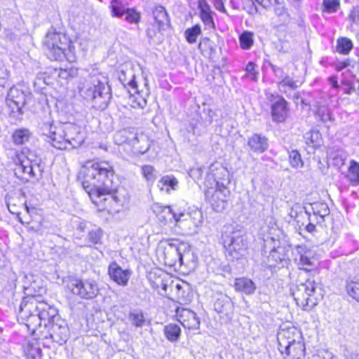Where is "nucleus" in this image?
Wrapping results in <instances>:
<instances>
[{"instance_id": "obj_1", "label": "nucleus", "mask_w": 359, "mask_h": 359, "mask_svg": "<svg viewBox=\"0 0 359 359\" xmlns=\"http://www.w3.org/2000/svg\"><path fill=\"white\" fill-rule=\"evenodd\" d=\"M114 172L107 163H96L86 170L83 189L93 202L111 212H118L128 201L126 190L114 182Z\"/></svg>"}, {"instance_id": "obj_2", "label": "nucleus", "mask_w": 359, "mask_h": 359, "mask_svg": "<svg viewBox=\"0 0 359 359\" xmlns=\"http://www.w3.org/2000/svg\"><path fill=\"white\" fill-rule=\"evenodd\" d=\"M212 177L216 181V189H208L205 194L206 201L210 204L213 210L217 212L223 211L227 205V197L229 191L226 187L225 182L228 183L227 170L219 165L212 164L209 168Z\"/></svg>"}, {"instance_id": "obj_3", "label": "nucleus", "mask_w": 359, "mask_h": 359, "mask_svg": "<svg viewBox=\"0 0 359 359\" xmlns=\"http://www.w3.org/2000/svg\"><path fill=\"white\" fill-rule=\"evenodd\" d=\"M101 81L97 76L86 79L80 87V95L91 101L93 107L100 110L104 109L111 100V88L105 79Z\"/></svg>"}, {"instance_id": "obj_4", "label": "nucleus", "mask_w": 359, "mask_h": 359, "mask_svg": "<svg viewBox=\"0 0 359 359\" xmlns=\"http://www.w3.org/2000/svg\"><path fill=\"white\" fill-rule=\"evenodd\" d=\"M43 43L46 48L47 57L50 60H63L64 59L69 62L75 60V55L71 53L70 41L65 34L56 32L55 29L49 30Z\"/></svg>"}, {"instance_id": "obj_5", "label": "nucleus", "mask_w": 359, "mask_h": 359, "mask_svg": "<svg viewBox=\"0 0 359 359\" xmlns=\"http://www.w3.org/2000/svg\"><path fill=\"white\" fill-rule=\"evenodd\" d=\"M290 247L271 236L264 238L262 245V254L267 257L271 267L288 259Z\"/></svg>"}, {"instance_id": "obj_6", "label": "nucleus", "mask_w": 359, "mask_h": 359, "mask_svg": "<svg viewBox=\"0 0 359 359\" xmlns=\"http://www.w3.org/2000/svg\"><path fill=\"white\" fill-rule=\"evenodd\" d=\"M36 315H32L28 319L27 326L32 330L34 334L37 326L41 327L42 323L46 327V324H52L55 321L56 317H60L57 313V310L46 302H41L36 306Z\"/></svg>"}, {"instance_id": "obj_7", "label": "nucleus", "mask_w": 359, "mask_h": 359, "mask_svg": "<svg viewBox=\"0 0 359 359\" xmlns=\"http://www.w3.org/2000/svg\"><path fill=\"white\" fill-rule=\"evenodd\" d=\"M222 239L227 252V256L230 259H238L245 255L247 243L241 231H233L231 233L225 232L222 236Z\"/></svg>"}, {"instance_id": "obj_8", "label": "nucleus", "mask_w": 359, "mask_h": 359, "mask_svg": "<svg viewBox=\"0 0 359 359\" xmlns=\"http://www.w3.org/2000/svg\"><path fill=\"white\" fill-rule=\"evenodd\" d=\"M67 287L73 294L85 299H93L99 293L98 285L93 280L72 279Z\"/></svg>"}, {"instance_id": "obj_9", "label": "nucleus", "mask_w": 359, "mask_h": 359, "mask_svg": "<svg viewBox=\"0 0 359 359\" xmlns=\"http://www.w3.org/2000/svg\"><path fill=\"white\" fill-rule=\"evenodd\" d=\"M316 284L314 280L307 279L305 283H300L292 290V296L298 306L303 307L304 310L311 309L315 303L310 297L315 292Z\"/></svg>"}, {"instance_id": "obj_10", "label": "nucleus", "mask_w": 359, "mask_h": 359, "mask_svg": "<svg viewBox=\"0 0 359 359\" xmlns=\"http://www.w3.org/2000/svg\"><path fill=\"white\" fill-rule=\"evenodd\" d=\"M6 104L11 109L10 116L15 120L22 119L23 107L26 104L27 95L15 86L11 87L6 97Z\"/></svg>"}, {"instance_id": "obj_11", "label": "nucleus", "mask_w": 359, "mask_h": 359, "mask_svg": "<svg viewBox=\"0 0 359 359\" xmlns=\"http://www.w3.org/2000/svg\"><path fill=\"white\" fill-rule=\"evenodd\" d=\"M50 338L53 341L62 345L69 337V330L66 321L60 317H56L55 321L52 324H46Z\"/></svg>"}, {"instance_id": "obj_12", "label": "nucleus", "mask_w": 359, "mask_h": 359, "mask_svg": "<svg viewBox=\"0 0 359 359\" xmlns=\"http://www.w3.org/2000/svg\"><path fill=\"white\" fill-rule=\"evenodd\" d=\"M268 99L271 102L274 101L271 107L273 121L277 123L285 121L290 110L288 103L285 99L283 96L273 94H271Z\"/></svg>"}, {"instance_id": "obj_13", "label": "nucleus", "mask_w": 359, "mask_h": 359, "mask_svg": "<svg viewBox=\"0 0 359 359\" xmlns=\"http://www.w3.org/2000/svg\"><path fill=\"white\" fill-rule=\"evenodd\" d=\"M61 130L66 137L65 140L69 148H78L84 142V133L80 126L74 123H67L62 126Z\"/></svg>"}, {"instance_id": "obj_14", "label": "nucleus", "mask_w": 359, "mask_h": 359, "mask_svg": "<svg viewBox=\"0 0 359 359\" xmlns=\"http://www.w3.org/2000/svg\"><path fill=\"white\" fill-rule=\"evenodd\" d=\"M152 210L159 221L163 223L172 222L174 220L178 226L180 217H184V212L172 208L170 206H164L159 203L154 204Z\"/></svg>"}, {"instance_id": "obj_15", "label": "nucleus", "mask_w": 359, "mask_h": 359, "mask_svg": "<svg viewBox=\"0 0 359 359\" xmlns=\"http://www.w3.org/2000/svg\"><path fill=\"white\" fill-rule=\"evenodd\" d=\"M294 261L300 269L309 271L310 267L314 266L313 252L305 245H297L294 248Z\"/></svg>"}, {"instance_id": "obj_16", "label": "nucleus", "mask_w": 359, "mask_h": 359, "mask_svg": "<svg viewBox=\"0 0 359 359\" xmlns=\"http://www.w3.org/2000/svg\"><path fill=\"white\" fill-rule=\"evenodd\" d=\"M131 274L132 271L130 269H123L116 262H111L108 266L110 279L118 285H128Z\"/></svg>"}, {"instance_id": "obj_17", "label": "nucleus", "mask_w": 359, "mask_h": 359, "mask_svg": "<svg viewBox=\"0 0 359 359\" xmlns=\"http://www.w3.org/2000/svg\"><path fill=\"white\" fill-rule=\"evenodd\" d=\"M178 321L189 330H197L200 327V320L196 313L187 309H177Z\"/></svg>"}, {"instance_id": "obj_18", "label": "nucleus", "mask_w": 359, "mask_h": 359, "mask_svg": "<svg viewBox=\"0 0 359 359\" xmlns=\"http://www.w3.org/2000/svg\"><path fill=\"white\" fill-rule=\"evenodd\" d=\"M278 350L285 359H304L305 358V346L302 340L289 344L285 347H280Z\"/></svg>"}, {"instance_id": "obj_19", "label": "nucleus", "mask_w": 359, "mask_h": 359, "mask_svg": "<svg viewBox=\"0 0 359 359\" xmlns=\"http://www.w3.org/2000/svg\"><path fill=\"white\" fill-rule=\"evenodd\" d=\"M278 348L285 347L289 344H292L301 340V336L294 327H281L277 334Z\"/></svg>"}, {"instance_id": "obj_20", "label": "nucleus", "mask_w": 359, "mask_h": 359, "mask_svg": "<svg viewBox=\"0 0 359 359\" xmlns=\"http://www.w3.org/2000/svg\"><path fill=\"white\" fill-rule=\"evenodd\" d=\"M248 147L255 154H262L269 148V140L264 135L255 133L248 137Z\"/></svg>"}, {"instance_id": "obj_21", "label": "nucleus", "mask_w": 359, "mask_h": 359, "mask_svg": "<svg viewBox=\"0 0 359 359\" xmlns=\"http://www.w3.org/2000/svg\"><path fill=\"white\" fill-rule=\"evenodd\" d=\"M112 12L116 17H122L130 23H136L140 20V15L134 9L125 8L118 3L112 4Z\"/></svg>"}, {"instance_id": "obj_22", "label": "nucleus", "mask_w": 359, "mask_h": 359, "mask_svg": "<svg viewBox=\"0 0 359 359\" xmlns=\"http://www.w3.org/2000/svg\"><path fill=\"white\" fill-rule=\"evenodd\" d=\"M189 222H192V225L189 226V230L190 231H196V228L201 226L203 222L202 213L198 210L194 211L191 213H184V217H180L178 226L180 228H185L187 223Z\"/></svg>"}, {"instance_id": "obj_23", "label": "nucleus", "mask_w": 359, "mask_h": 359, "mask_svg": "<svg viewBox=\"0 0 359 359\" xmlns=\"http://www.w3.org/2000/svg\"><path fill=\"white\" fill-rule=\"evenodd\" d=\"M153 17L158 31L165 30L170 26L168 15L164 7L156 6L152 11Z\"/></svg>"}, {"instance_id": "obj_24", "label": "nucleus", "mask_w": 359, "mask_h": 359, "mask_svg": "<svg viewBox=\"0 0 359 359\" xmlns=\"http://www.w3.org/2000/svg\"><path fill=\"white\" fill-rule=\"evenodd\" d=\"M130 145L133 147L135 152L143 154L148 151L150 143L148 137L141 133H135L133 135Z\"/></svg>"}, {"instance_id": "obj_25", "label": "nucleus", "mask_w": 359, "mask_h": 359, "mask_svg": "<svg viewBox=\"0 0 359 359\" xmlns=\"http://www.w3.org/2000/svg\"><path fill=\"white\" fill-rule=\"evenodd\" d=\"M27 359H55V353L48 351L43 353L37 343H30L25 349Z\"/></svg>"}, {"instance_id": "obj_26", "label": "nucleus", "mask_w": 359, "mask_h": 359, "mask_svg": "<svg viewBox=\"0 0 359 359\" xmlns=\"http://www.w3.org/2000/svg\"><path fill=\"white\" fill-rule=\"evenodd\" d=\"M233 287L236 291L246 295L254 294L257 289L256 284L250 278L245 277L236 278Z\"/></svg>"}, {"instance_id": "obj_27", "label": "nucleus", "mask_w": 359, "mask_h": 359, "mask_svg": "<svg viewBox=\"0 0 359 359\" xmlns=\"http://www.w3.org/2000/svg\"><path fill=\"white\" fill-rule=\"evenodd\" d=\"M198 8L201 19L204 25L209 28H215V25L212 17L213 12L211 11L208 4L205 1H200L198 2Z\"/></svg>"}, {"instance_id": "obj_28", "label": "nucleus", "mask_w": 359, "mask_h": 359, "mask_svg": "<svg viewBox=\"0 0 359 359\" xmlns=\"http://www.w3.org/2000/svg\"><path fill=\"white\" fill-rule=\"evenodd\" d=\"M299 87L298 81H295L292 77L289 75L285 77L283 80L277 82V88L278 90L285 94L287 97Z\"/></svg>"}, {"instance_id": "obj_29", "label": "nucleus", "mask_w": 359, "mask_h": 359, "mask_svg": "<svg viewBox=\"0 0 359 359\" xmlns=\"http://www.w3.org/2000/svg\"><path fill=\"white\" fill-rule=\"evenodd\" d=\"M214 309L219 313H227L232 308L231 299L226 294L219 293L214 302Z\"/></svg>"}, {"instance_id": "obj_30", "label": "nucleus", "mask_w": 359, "mask_h": 359, "mask_svg": "<svg viewBox=\"0 0 359 359\" xmlns=\"http://www.w3.org/2000/svg\"><path fill=\"white\" fill-rule=\"evenodd\" d=\"M62 126L60 128H57L54 135L50 138L49 143L52 144L53 147L57 148L58 149H69L68 143L67 142L66 137H65L64 133H62L61 129Z\"/></svg>"}, {"instance_id": "obj_31", "label": "nucleus", "mask_w": 359, "mask_h": 359, "mask_svg": "<svg viewBox=\"0 0 359 359\" xmlns=\"http://www.w3.org/2000/svg\"><path fill=\"white\" fill-rule=\"evenodd\" d=\"M128 320L135 327H142L146 323L145 314L140 309H133L128 314Z\"/></svg>"}, {"instance_id": "obj_32", "label": "nucleus", "mask_w": 359, "mask_h": 359, "mask_svg": "<svg viewBox=\"0 0 359 359\" xmlns=\"http://www.w3.org/2000/svg\"><path fill=\"white\" fill-rule=\"evenodd\" d=\"M158 187L161 191H164L167 193H170V189L176 190L178 187V181L172 175L163 176L158 182Z\"/></svg>"}, {"instance_id": "obj_33", "label": "nucleus", "mask_w": 359, "mask_h": 359, "mask_svg": "<svg viewBox=\"0 0 359 359\" xmlns=\"http://www.w3.org/2000/svg\"><path fill=\"white\" fill-rule=\"evenodd\" d=\"M163 332L168 341L175 342L177 341L180 337L181 328L177 324L170 323L164 327Z\"/></svg>"}, {"instance_id": "obj_34", "label": "nucleus", "mask_w": 359, "mask_h": 359, "mask_svg": "<svg viewBox=\"0 0 359 359\" xmlns=\"http://www.w3.org/2000/svg\"><path fill=\"white\" fill-rule=\"evenodd\" d=\"M32 133L27 128H20L14 131L12 138L13 142L16 144H23L27 142L30 138Z\"/></svg>"}, {"instance_id": "obj_35", "label": "nucleus", "mask_w": 359, "mask_h": 359, "mask_svg": "<svg viewBox=\"0 0 359 359\" xmlns=\"http://www.w3.org/2000/svg\"><path fill=\"white\" fill-rule=\"evenodd\" d=\"M346 291L351 298L359 302V279L353 278L347 280Z\"/></svg>"}, {"instance_id": "obj_36", "label": "nucleus", "mask_w": 359, "mask_h": 359, "mask_svg": "<svg viewBox=\"0 0 359 359\" xmlns=\"http://www.w3.org/2000/svg\"><path fill=\"white\" fill-rule=\"evenodd\" d=\"M103 236L102 230L99 227H92L86 235V239L90 243L88 245L101 243Z\"/></svg>"}, {"instance_id": "obj_37", "label": "nucleus", "mask_w": 359, "mask_h": 359, "mask_svg": "<svg viewBox=\"0 0 359 359\" xmlns=\"http://www.w3.org/2000/svg\"><path fill=\"white\" fill-rule=\"evenodd\" d=\"M353 48V43L351 39L346 37H340L337 41L336 50L341 54H348Z\"/></svg>"}, {"instance_id": "obj_38", "label": "nucleus", "mask_w": 359, "mask_h": 359, "mask_svg": "<svg viewBox=\"0 0 359 359\" xmlns=\"http://www.w3.org/2000/svg\"><path fill=\"white\" fill-rule=\"evenodd\" d=\"M24 153H16L15 156L13 157V163H15V168H13V172L16 177L24 180L23 177V160Z\"/></svg>"}, {"instance_id": "obj_39", "label": "nucleus", "mask_w": 359, "mask_h": 359, "mask_svg": "<svg viewBox=\"0 0 359 359\" xmlns=\"http://www.w3.org/2000/svg\"><path fill=\"white\" fill-rule=\"evenodd\" d=\"M311 210L314 215H318L321 218L325 217L330 213V209L326 203L316 202L311 204Z\"/></svg>"}, {"instance_id": "obj_40", "label": "nucleus", "mask_w": 359, "mask_h": 359, "mask_svg": "<svg viewBox=\"0 0 359 359\" xmlns=\"http://www.w3.org/2000/svg\"><path fill=\"white\" fill-rule=\"evenodd\" d=\"M239 43L242 49L249 50L253 45V34L250 32H244L239 36Z\"/></svg>"}, {"instance_id": "obj_41", "label": "nucleus", "mask_w": 359, "mask_h": 359, "mask_svg": "<svg viewBox=\"0 0 359 359\" xmlns=\"http://www.w3.org/2000/svg\"><path fill=\"white\" fill-rule=\"evenodd\" d=\"M133 135V133H130V130L124 129L116 133L114 135V142L117 144L128 143L130 145V140Z\"/></svg>"}, {"instance_id": "obj_42", "label": "nucleus", "mask_w": 359, "mask_h": 359, "mask_svg": "<svg viewBox=\"0 0 359 359\" xmlns=\"http://www.w3.org/2000/svg\"><path fill=\"white\" fill-rule=\"evenodd\" d=\"M56 129L57 128L50 122L43 123L41 126V130L43 140L49 142Z\"/></svg>"}, {"instance_id": "obj_43", "label": "nucleus", "mask_w": 359, "mask_h": 359, "mask_svg": "<svg viewBox=\"0 0 359 359\" xmlns=\"http://www.w3.org/2000/svg\"><path fill=\"white\" fill-rule=\"evenodd\" d=\"M201 34V29L199 25H196L191 28L187 29L184 32L185 38L188 43H194L197 37Z\"/></svg>"}, {"instance_id": "obj_44", "label": "nucleus", "mask_w": 359, "mask_h": 359, "mask_svg": "<svg viewBox=\"0 0 359 359\" xmlns=\"http://www.w3.org/2000/svg\"><path fill=\"white\" fill-rule=\"evenodd\" d=\"M348 177L351 182L355 184L359 183V163L353 160L351 161Z\"/></svg>"}, {"instance_id": "obj_45", "label": "nucleus", "mask_w": 359, "mask_h": 359, "mask_svg": "<svg viewBox=\"0 0 359 359\" xmlns=\"http://www.w3.org/2000/svg\"><path fill=\"white\" fill-rule=\"evenodd\" d=\"M277 6L274 8V13L275 15L280 18V21L281 22V25H286L290 22V15L288 13L287 8L285 6H280V4H276Z\"/></svg>"}, {"instance_id": "obj_46", "label": "nucleus", "mask_w": 359, "mask_h": 359, "mask_svg": "<svg viewBox=\"0 0 359 359\" xmlns=\"http://www.w3.org/2000/svg\"><path fill=\"white\" fill-rule=\"evenodd\" d=\"M91 228L92 225L89 222H87L86 221L79 222L76 229V238L81 239L82 238L85 237V236L88 234V231Z\"/></svg>"}, {"instance_id": "obj_47", "label": "nucleus", "mask_w": 359, "mask_h": 359, "mask_svg": "<svg viewBox=\"0 0 359 359\" xmlns=\"http://www.w3.org/2000/svg\"><path fill=\"white\" fill-rule=\"evenodd\" d=\"M289 160L291 166L293 168H298L304 165L301 155L297 150H292L290 152Z\"/></svg>"}, {"instance_id": "obj_48", "label": "nucleus", "mask_w": 359, "mask_h": 359, "mask_svg": "<svg viewBox=\"0 0 359 359\" xmlns=\"http://www.w3.org/2000/svg\"><path fill=\"white\" fill-rule=\"evenodd\" d=\"M256 65L253 62H249L245 67L246 74L245 76L252 81H256L259 75V72L256 70Z\"/></svg>"}, {"instance_id": "obj_49", "label": "nucleus", "mask_w": 359, "mask_h": 359, "mask_svg": "<svg viewBox=\"0 0 359 359\" xmlns=\"http://www.w3.org/2000/svg\"><path fill=\"white\" fill-rule=\"evenodd\" d=\"M324 11L327 13L336 12L339 8V0H323Z\"/></svg>"}, {"instance_id": "obj_50", "label": "nucleus", "mask_w": 359, "mask_h": 359, "mask_svg": "<svg viewBox=\"0 0 359 359\" xmlns=\"http://www.w3.org/2000/svg\"><path fill=\"white\" fill-rule=\"evenodd\" d=\"M142 172L148 182H154L156 176L155 175V169L153 166L145 165L142 167Z\"/></svg>"}, {"instance_id": "obj_51", "label": "nucleus", "mask_w": 359, "mask_h": 359, "mask_svg": "<svg viewBox=\"0 0 359 359\" xmlns=\"http://www.w3.org/2000/svg\"><path fill=\"white\" fill-rule=\"evenodd\" d=\"M317 116L323 123L331 121L332 120L330 110L325 107L319 108L317 112Z\"/></svg>"}, {"instance_id": "obj_52", "label": "nucleus", "mask_w": 359, "mask_h": 359, "mask_svg": "<svg viewBox=\"0 0 359 359\" xmlns=\"http://www.w3.org/2000/svg\"><path fill=\"white\" fill-rule=\"evenodd\" d=\"M78 75V69L75 67H69L68 69H60L59 76L64 79L69 78H74Z\"/></svg>"}, {"instance_id": "obj_53", "label": "nucleus", "mask_w": 359, "mask_h": 359, "mask_svg": "<svg viewBox=\"0 0 359 359\" xmlns=\"http://www.w3.org/2000/svg\"><path fill=\"white\" fill-rule=\"evenodd\" d=\"M330 156L334 161V164L335 165L340 167L344 164L346 156L344 155L343 151L338 150L337 154L330 152Z\"/></svg>"}, {"instance_id": "obj_54", "label": "nucleus", "mask_w": 359, "mask_h": 359, "mask_svg": "<svg viewBox=\"0 0 359 359\" xmlns=\"http://www.w3.org/2000/svg\"><path fill=\"white\" fill-rule=\"evenodd\" d=\"M23 160V174H27L31 177H34V168L32 162H30L28 157L24 154Z\"/></svg>"}, {"instance_id": "obj_55", "label": "nucleus", "mask_w": 359, "mask_h": 359, "mask_svg": "<svg viewBox=\"0 0 359 359\" xmlns=\"http://www.w3.org/2000/svg\"><path fill=\"white\" fill-rule=\"evenodd\" d=\"M268 64L271 68L275 77L278 79L280 81L288 76L281 67L273 65L271 62H268Z\"/></svg>"}, {"instance_id": "obj_56", "label": "nucleus", "mask_w": 359, "mask_h": 359, "mask_svg": "<svg viewBox=\"0 0 359 359\" xmlns=\"http://www.w3.org/2000/svg\"><path fill=\"white\" fill-rule=\"evenodd\" d=\"M135 75L133 74H131L130 79L127 81L126 79H123L121 76L119 77L120 81L122 82L123 85L125 86L126 85H128L131 87L133 90H134L135 93H137V85L135 80Z\"/></svg>"}, {"instance_id": "obj_57", "label": "nucleus", "mask_w": 359, "mask_h": 359, "mask_svg": "<svg viewBox=\"0 0 359 359\" xmlns=\"http://www.w3.org/2000/svg\"><path fill=\"white\" fill-rule=\"evenodd\" d=\"M319 135L318 131H311L306 133L305 138L310 140L311 144L317 145L319 144Z\"/></svg>"}, {"instance_id": "obj_58", "label": "nucleus", "mask_w": 359, "mask_h": 359, "mask_svg": "<svg viewBox=\"0 0 359 359\" xmlns=\"http://www.w3.org/2000/svg\"><path fill=\"white\" fill-rule=\"evenodd\" d=\"M341 86V88L344 90V93H346L347 95H351L355 90V89L353 86L351 82L349 81H342Z\"/></svg>"}, {"instance_id": "obj_59", "label": "nucleus", "mask_w": 359, "mask_h": 359, "mask_svg": "<svg viewBox=\"0 0 359 359\" xmlns=\"http://www.w3.org/2000/svg\"><path fill=\"white\" fill-rule=\"evenodd\" d=\"M349 18L353 23L359 25V5L353 8L349 14Z\"/></svg>"}, {"instance_id": "obj_60", "label": "nucleus", "mask_w": 359, "mask_h": 359, "mask_svg": "<svg viewBox=\"0 0 359 359\" xmlns=\"http://www.w3.org/2000/svg\"><path fill=\"white\" fill-rule=\"evenodd\" d=\"M351 60L348 58L344 61H339L334 64V67L337 72H340L342 69L351 66Z\"/></svg>"}, {"instance_id": "obj_61", "label": "nucleus", "mask_w": 359, "mask_h": 359, "mask_svg": "<svg viewBox=\"0 0 359 359\" xmlns=\"http://www.w3.org/2000/svg\"><path fill=\"white\" fill-rule=\"evenodd\" d=\"M10 78V72L6 68V67L0 64V79H9Z\"/></svg>"}, {"instance_id": "obj_62", "label": "nucleus", "mask_w": 359, "mask_h": 359, "mask_svg": "<svg viewBox=\"0 0 359 359\" xmlns=\"http://www.w3.org/2000/svg\"><path fill=\"white\" fill-rule=\"evenodd\" d=\"M151 286L154 289H158L161 286L165 290H166V284L163 283V280L158 277L156 280L151 281Z\"/></svg>"}, {"instance_id": "obj_63", "label": "nucleus", "mask_w": 359, "mask_h": 359, "mask_svg": "<svg viewBox=\"0 0 359 359\" xmlns=\"http://www.w3.org/2000/svg\"><path fill=\"white\" fill-rule=\"evenodd\" d=\"M214 6L217 11L226 13V10L222 0H214Z\"/></svg>"}, {"instance_id": "obj_64", "label": "nucleus", "mask_w": 359, "mask_h": 359, "mask_svg": "<svg viewBox=\"0 0 359 359\" xmlns=\"http://www.w3.org/2000/svg\"><path fill=\"white\" fill-rule=\"evenodd\" d=\"M10 86L9 79H0V96L4 95L6 88Z\"/></svg>"}]
</instances>
